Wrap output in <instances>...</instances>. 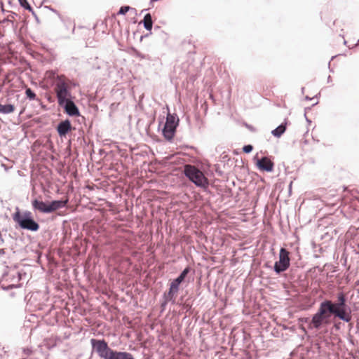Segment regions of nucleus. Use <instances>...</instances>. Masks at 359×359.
Returning <instances> with one entry per match:
<instances>
[{"mask_svg":"<svg viewBox=\"0 0 359 359\" xmlns=\"http://www.w3.org/2000/svg\"><path fill=\"white\" fill-rule=\"evenodd\" d=\"M346 302V294L340 292L337 294V302H333L329 299L321 302L312 318H305L302 321L308 323L309 329L316 330L330 324L332 316L344 322L349 323L352 319L351 309Z\"/></svg>","mask_w":359,"mask_h":359,"instance_id":"nucleus-1","label":"nucleus"},{"mask_svg":"<svg viewBox=\"0 0 359 359\" xmlns=\"http://www.w3.org/2000/svg\"><path fill=\"white\" fill-rule=\"evenodd\" d=\"M90 344L93 350L102 359H135L130 353L111 349L104 339H91Z\"/></svg>","mask_w":359,"mask_h":359,"instance_id":"nucleus-2","label":"nucleus"},{"mask_svg":"<svg viewBox=\"0 0 359 359\" xmlns=\"http://www.w3.org/2000/svg\"><path fill=\"white\" fill-rule=\"evenodd\" d=\"M13 219L22 229L31 231H36L39 229V224L33 219L30 211L26 210L20 212L18 208H16V212L13 215Z\"/></svg>","mask_w":359,"mask_h":359,"instance_id":"nucleus-3","label":"nucleus"},{"mask_svg":"<svg viewBox=\"0 0 359 359\" xmlns=\"http://www.w3.org/2000/svg\"><path fill=\"white\" fill-rule=\"evenodd\" d=\"M183 173L198 187L205 188L209 184L208 180L203 172L193 165L186 164L184 166Z\"/></svg>","mask_w":359,"mask_h":359,"instance_id":"nucleus-4","label":"nucleus"},{"mask_svg":"<svg viewBox=\"0 0 359 359\" xmlns=\"http://www.w3.org/2000/svg\"><path fill=\"white\" fill-rule=\"evenodd\" d=\"M69 82V81L66 79L63 76H58L57 78L55 92L59 105L63 104L64 102L72 98Z\"/></svg>","mask_w":359,"mask_h":359,"instance_id":"nucleus-5","label":"nucleus"},{"mask_svg":"<svg viewBox=\"0 0 359 359\" xmlns=\"http://www.w3.org/2000/svg\"><path fill=\"white\" fill-rule=\"evenodd\" d=\"M179 125V118L175 114L168 113L166 116V121L163 128V135L168 140H172L177 126Z\"/></svg>","mask_w":359,"mask_h":359,"instance_id":"nucleus-6","label":"nucleus"},{"mask_svg":"<svg viewBox=\"0 0 359 359\" xmlns=\"http://www.w3.org/2000/svg\"><path fill=\"white\" fill-rule=\"evenodd\" d=\"M290 265L289 252L285 248H282L279 252V260L275 262L273 270L276 274H280L285 271L290 267Z\"/></svg>","mask_w":359,"mask_h":359,"instance_id":"nucleus-7","label":"nucleus"},{"mask_svg":"<svg viewBox=\"0 0 359 359\" xmlns=\"http://www.w3.org/2000/svg\"><path fill=\"white\" fill-rule=\"evenodd\" d=\"M60 106L63 107L65 111L70 116H78L80 114L79 108L72 99L64 102L63 104Z\"/></svg>","mask_w":359,"mask_h":359,"instance_id":"nucleus-8","label":"nucleus"},{"mask_svg":"<svg viewBox=\"0 0 359 359\" xmlns=\"http://www.w3.org/2000/svg\"><path fill=\"white\" fill-rule=\"evenodd\" d=\"M256 165L259 170L266 172H271L274 166L273 163L266 156L257 158Z\"/></svg>","mask_w":359,"mask_h":359,"instance_id":"nucleus-9","label":"nucleus"},{"mask_svg":"<svg viewBox=\"0 0 359 359\" xmlns=\"http://www.w3.org/2000/svg\"><path fill=\"white\" fill-rule=\"evenodd\" d=\"M32 205L34 210H37L41 213L49 214L50 207L49 203H47L43 201L34 199L32 201Z\"/></svg>","mask_w":359,"mask_h":359,"instance_id":"nucleus-10","label":"nucleus"},{"mask_svg":"<svg viewBox=\"0 0 359 359\" xmlns=\"http://www.w3.org/2000/svg\"><path fill=\"white\" fill-rule=\"evenodd\" d=\"M72 129V125L69 120L66 119L60 122L57 126L58 135L62 137H65Z\"/></svg>","mask_w":359,"mask_h":359,"instance_id":"nucleus-11","label":"nucleus"},{"mask_svg":"<svg viewBox=\"0 0 359 359\" xmlns=\"http://www.w3.org/2000/svg\"><path fill=\"white\" fill-rule=\"evenodd\" d=\"M191 268L189 266H187L181 273L180 274L174 279L171 283L170 285H173L178 290H180V284L184 280L185 278L188 275V273L190 272Z\"/></svg>","mask_w":359,"mask_h":359,"instance_id":"nucleus-12","label":"nucleus"},{"mask_svg":"<svg viewBox=\"0 0 359 359\" xmlns=\"http://www.w3.org/2000/svg\"><path fill=\"white\" fill-rule=\"evenodd\" d=\"M69 202L68 198L65 200H54L49 203L50 207V213L59 210L60 208H63L67 206Z\"/></svg>","mask_w":359,"mask_h":359,"instance_id":"nucleus-13","label":"nucleus"},{"mask_svg":"<svg viewBox=\"0 0 359 359\" xmlns=\"http://www.w3.org/2000/svg\"><path fill=\"white\" fill-rule=\"evenodd\" d=\"M179 290L170 284V288L168 292L163 294V299L167 301L171 302L172 304L175 302V295L178 292Z\"/></svg>","mask_w":359,"mask_h":359,"instance_id":"nucleus-14","label":"nucleus"},{"mask_svg":"<svg viewBox=\"0 0 359 359\" xmlns=\"http://www.w3.org/2000/svg\"><path fill=\"white\" fill-rule=\"evenodd\" d=\"M286 125L287 123H282L280 125H279L277 128H276L274 130L271 131V134L276 137H280L281 135L285 132L286 130Z\"/></svg>","mask_w":359,"mask_h":359,"instance_id":"nucleus-15","label":"nucleus"},{"mask_svg":"<svg viewBox=\"0 0 359 359\" xmlns=\"http://www.w3.org/2000/svg\"><path fill=\"white\" fill-rule=\"evenodd\" d=\"M144 27L148 30L151 31L153 26L152 18L150 13H147L144 15V18L142 20Z\"/></svg>","mask_w":359,"mask_h":359,"instance_id":"nucleus-16","label":"nucleus"},{"mask_svg":"<svg viewBox=\"0 0 359 359\" xmlns=\"http://www.w3.org/2000/svg\"><path fill=\"white\" fill-rule=\"evenodd\" d=\"M15 111V106L11 104H0V114H8Z\"/></svg>","mask_w":359,"mask_h":359,"instance_id":"nucleus-17","label":"nucleus"},{"mask_svg":"<svg viewBox=\"0 0 359 359\" xmlns=\"http://www.w3.org/2000/svg\"><path fill=\"white\" fill-rule=\"evenodd\" d=\"M20 6L23 7L25 9L32 12V13L36 18L32 6L29 4L27 0H18Z\"/></svg>","mask_w":359,"mask_h":359,"instance_id":"nucleus-18","label":"nucleus"},{"mask_svg":"<svg viewBox=\"0 0 359 359\" xmlns=\"http://www.w3.org/2000/svg\"><path fill=\"white\" fill-rule=\"evenodd\" d=\"M25 94L27 97L29 98L30 100H34L36 99V95L35 93L29 88L26 89Z\"/></svg>","mask_w":359,"mask_h":359,"instance_id":"nucleus-19","label":"nucleus"},{"mask_svg":"<svg viewBox=\"0 0 359 359\" xmlns=\"http://www.w3.org/2000/svg\"><path fill=\"white\" fill-rule=\"evenodd\" d=\"M130 10L135 11V8H133L129 6H121L119 9V11L118 12V15H125L128 11H129Z\"/></svg>","mask_w":359,"mask_h":359,"instance_id":"nucleus-20","label":"nucleus"},{"mask_svg":"<svg viewBox=\"0 0 359 359\" xmlns=\"http://www.w3.org/2000/svg\"><path fill=\"white\" fill-rule=\"evenodd\" d=\"M252 149L253 147L251 144H247L243 147V152L246 154L250 153L252 151Z\"/></svg>","mask_w":359,"mask_h":359,"instance_id":"nucleus-21","label":"nucleus"},{"mask_svg":"<svg viewBox=\"0 0 359 359\" xmlns=\"http://www.w3.org/2000/svg\"><path fill=\"white\" fill-rule=\"evenodd\" d=\"M135 55L136 57H140V59H144L146 58L145 55L141 53L140 52L137 50H135Z\"/></svg>","mask_w":359,"mask_h":359,"instance_id":"nucleus-22","label":"nucleus"},{"mask_svg":"<svg viewBox=\"0 0 359 359\" xmlns=\"http://www.w3.org/2000/svg\"><path fill=\"white\" fill-rule=\"evenodd\" d=\"M169 302L170 301H167L166 299H164V301L161 304V308L162 309L163 311L165 309V307Z\"/></svg>","mask_w":359,"mask_h":359,"instance_id":"nucleus-23","label":"nucleus"},{"mask_svg":"<svg viewBox=\"0 0 359 359\" xmlns=\"http://www.w3.org/2000/svg\"><path fill=\"white\" fill-rule=\"evenodd\" d=\"M5 254L4 249L1 248L0 249V255H4Z\"/></svg>","mask_w":359,"mask_h":359,"instance_id":"nucleus-24","label":"nucleus"},{"mask_svg":"<svg viewBox=\"0 0 359 359\" xmlns=\"http://www.w3.org/2000/svg\"><path fill=\"white\" fill-rule=\"evenodd\" d=\"M13 287H14V285H9L8 287H6V288H4V290H8V289H10V288H13Z\"/></svg>","mask_w":359,"mask_h":359,"instance_id":"nucleus-25","label":"nucleus"},{"mask_svg":"<svg viewBox=\"0 0 359 359\" xmlns=\"http://www.w3.org/2000/svg\"><path fill=\"white\" fill-rule=\"evenodd\" d=\"M330 82H332V78H331V76H329L327 77V83H330Z\"/></svg>","mask_w":359,"mask_h":359,"instance_id":"nucleus-26","label":"nucleus"},{"mask_svg":"<svg viewBox=\"0 0 359 359\" xmlns=\"http://www.w3.org/2000/svg\"><path fill=\"white\" fill-rule=\"evenodd\" d=\"M313 98H314V97H313ZM305 99H306V100H312V98H311V97H309V96H306V97H305Z\"/></svg>","mask_w":359,"mask_h":359,"instance_id":"nucleus-27","label":"nucleus"},{"mask_svg":"<svg viewBox=\"0 0 359 359\" xmlns=\"http://www.w3.org/2000/svg\"><path fill=\"white\" fill-rule=\"evenodd\" d=\"M301 90H302V93L304 94V90H305V88L302 87Z\"/></svg>","mask_w":359,"mask_h":359,"instance_id":"nucleus-28","label":"nucleus"},{"mask_svg":"<svg viewBox=\"0 0 359 359\" xmlns=\"http://www.w3.org/2000/svg\"><path fill=\"white\" fill-rule=\"evenodd\" d=\"M191 306H189V305H186V309H189Z\"/></svg>","mask_w":359,"mask_h":359,"instance_id":"nucleus-29","label":"nucleus"},{"mask_svg":"<svg viewBox=\"0 0 359 359\" xmlns=\"http://www.w3.org/2000/svg\"><path fill=\"white\" fill-rule=\"evenodd\" d=\"M358 43H359V39H358V43H357V45H358Z\"/></svg>","mask_w":359,"mask_h":359,"instance_id":"nucleus-30","label":"nucleus"}]
</instances>
